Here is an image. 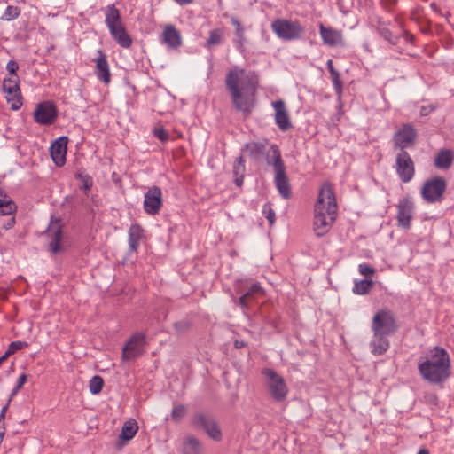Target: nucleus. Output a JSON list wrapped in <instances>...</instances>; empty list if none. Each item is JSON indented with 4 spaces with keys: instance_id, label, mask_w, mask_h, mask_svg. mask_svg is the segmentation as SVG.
I'll return each instance as SVG.
<instances>
[{
    "instance_id": "36",
    "label": "nucleus",
    "mask_w": 454,
    "mask_h": 454,
    "mask_svg": "<svg viewBox=\"0 0 454 454\" xmlns=\"http://www.w3.org/2000/svg\"><path fill=\"white\" fill-rule=\"evenodd\" d=\"M245 29L235 31V37L233 39L234 46L240 51H244V45L246 43Z\"/></svg>"
},
{
    "instance_id": "42",
    "label": "nucleus",
    "mask_w": 454,
    "mask_h": 454,
    "mask_svg": "<svg viewBox=\"0 0 454 454\" xmlns=\"http://www.w3.org/2000/svg\"><path fill=\"white\" fill-rule=\"evenodd\" d=\"M153 134L158 139H160L162 142H166L169 138L168 131L161 127L155 128L153 130Z\"/></svg>"
},
{
    "instance_id": "13",
    "label": "nucleus",
    "mask_w": 454,
    "mask_h": 454,
    "mask_svg": "<svg viewBox=\"0 0 454 454\" xmlns=\"http://www.w3.org/2000/svg\"><path fill=\"white\" fill-rule=\"evenodd\" d=\"M144 345L145 335L140 333L133 334L122 348V360H132L140 356L143 353Z\"/></svg>"
},
{
    "instance_id": "3",
    "label": "nucleus",
    "mask_w": 454,
    "mask_h": 454,
    "mask_svg": "<svg viewBox=\"0 0 454 454\" xmlns=\"http://www.w3.org/2000/svg\"><path fill=\"white\" fill-rule=\"evenodd\" d=\"M314 211V231L320 237L330 231L337 215V201L330 183L321 185Z\"/></svg>"
},
{
    "instance_id": "29",
    "label": "nucleus",
    "mask_w": 454,
    "mask_h": 454,
    "mask_svg": "<svg viewBox=\"0 0 454 454\" xmlns=\"http://www.w3.org/2000/svg\"><path fill=\"white\" fill-rule=\"evenodd\" d=\"M138 430L137 423L134 419L126 421L121 428L120 438L122 440H131Z\"/></svg>"
},
{
    "instance_id": "8",
    "label": "nucleus",
    "mask_w": 454,
    "mask_h": 454,
    "mask_svg": "<svg viewBox=\"0 0 454 454\" xmlns=\"http://www.w3.org/2000/svg\"><path fill=\"white\" fill-rule=\"evenodd\" d=\"M397 329L393 313L388 309H380L373 316L372 331L373 333L392 334Z\"/></svg>"
},
{
    "instance_id": "15",
    "label": "nucleus",
    "mask_w": 454,
    "mask_h": 454,
    "mask_svg": "<svg viewBox=\"0 0 454 454\" xmlns=\"http://www.w3.org/2000/svg\"><path fill=\"white\" fill-rule=\"evenodd\" d=\"M35 121L43 125H50L57 118V109L53 103L45 101L40 103L34 113Z\"/></svg>"
},
{
    "instance_id": "31",
    "label": "nucleus",
    "mask_w": 454,
    "mask_h": 454,
    "mask_svg": "<svg viewBox=\"0 0 454 454\" xmlns=\"http://www.w3.org/2000/svg\"><path fill=\"white\" fill-rule=\"evenodd\" d=\"M3 90L4 93L12 94L20 91L18 75L4 78L3 81Z\"/></svg>"
},
{
    "instance_id": "21",
    "label": "nucleus",
    "mask_w": 454,
    "mask_h": 454,
    "mask_svg": "<svg viewBox=\"0 0 454 454\" xmlns=\"http://www.w3.org/2000/svg\"><path fill=\"white\" fill-rule=\"evenodd\" d=\"M162 37L163 42L170 48H177L182 44L180 32L173 25L164 27Z\"/></svg>"
},
{
    "instance_id": "39",
    "label": "nucleus",
    "mask_w": 454,
    "mask_h": 454,
    "mask_svg": "<svg viewBox=\"0 0 454 454\" xmlns=\"http://www.w3.org/2000/svg\"><path fill=\"white\" fill-rule=\"evenodd\" d=\"M245 171V160L242 156L237 158L233 166L234 176H243Z\"/></svg>"
},
{
    "instance_id": "54",
    "label": "nucleus",
    "mask_w": 454,
    "mask_h": 454,
    "mask_svg": "<svg viewBox=\"0 0 454 454\" xmlns=\"http://www.w3.org/2000/svg\"><path fill=\"white\" fill-rule=\"evenodd\" d=\"M417 454H429L427 449H420Z\"/></svg>"
},
{
    "instance_id": "45",
    "label": "nucleus",
    "mask_w": 454,
    "mask_h": 454,
    "mask_svg": "<svg viewBox=\"0 0 454 454\" xmlns=\"http://www.w3.org/2000/svg\"><path fill=\"white\" fill-rule=\"evenodd\" d=\"M27 376L25 373L20 375V377L18 379L17 386L15 387V388L13 389V391L12 393V396L15 395L19 392V390L23 387V385L27 382Z\"/></svg>"
},
{
    "instance_id": "20",
    "label": "nucleus",
    "mask_w": 454,
    "mask_h": 454,
    "mask_svg": "<svg viewBox=\"0 0 454 454\" xmlns=\"http://www.w3.org/2000/svg\"><path fill=\"white\" fill-rule=\"evenodd\" d=\"M387 334L373 333L372 339L370 341L371 352L374 356H380L387 352L389 348V340L387 338Z\"/></svg>"
},
{
    "instance_id": "56",
    "label": "nucleus",
    "mask_w": 454,
    "mask_h": 454,
    "mask_svg": "<svg viewBox=\"0 0 454 454\" xmlns=\"http://www.w3.org/2000/svg\"><path fill=\"white\" fill-rule=\"evenodd\" d=\"M421 114H427V109L425 107H422Z\"/></svg>"
},
{
    "instance_id": "9",
    "label": "nucleus",
    "mask_w": 454,
    "mask_h": 454,
    "mask_svg": "<svg viewBox=\"0 0 454 454\" xmlns=\"http://www.w3.org/2000/svg\"><path fill=\"white\" fill-rule=\"evenodd\" d=\"M397 225L404 230H409L415 214V205L410 196L398 200L396 204Z\"/></svg>"
},
{
    "instance_id": "35",
    "label": "nucleus",
    "mask_w": 454,
    "mask_h": 454,
    "mask_svg": "<svg viewBox=\"0 0 454 454\" xmlns=\"http://www.w3.org/2000/svg\"><path fill=\"white\" fill-rule=\"evenodd\" d=\"M104 385L103 379L100 376H93L90 382H89V387L90 391L93 395H97L101 392L102 387Z\"/></svg>"
},
{
    "instance_id": "22",
    "label": "nucleus",
    "mask_w": 454,
    "mask_h": 454,
    "mask_svg": "<svg viewBox=\"0 0 454 454\" xmlns=\"http://www.w3.org/2000/svg\"><path fill=\"white\" fill-rule=\"evenodd\" d=\"M47 235L52 236V240L49 245V249L52 254H57L60 250V240L62 237L61 228L59 222H52L47 230Z\"/></svg>"
},
{
    "instance_id": "1",
    "label": "nucleus",
    "mask_w": 454,
    "mask_h": 454,
    "mask_svg": "<svg viewBox=\"0 0 454 454\" xmlns=\"http://www.w3.org/2000/svg\"><path fill=\"white\" fill-rule=\"evenodd\" d=\"M225 86L235 109L248 115L255 105L258 87V77L255 73L233 67L226 74Z\"/></svg>"
},
{
    "instance_id": "11",
    "label": "nucleus",
    "mask_w": 454,
    "mask_h": 454,
    "mask_svg": "<svg viewBox=\"0 0 454 454\" xmlns=\"http://www.w3.org/2000/svg\"><path fill=\"white\" fill-rule=\"evenodd\" d=\"M395 170L403 183L410 182L415 174V167L413 160L409 153L405 151H400L395 158Z\"/></svg>"
},
{
    "instance_id": "52",
    "label": "nucleus",
    "mask_w": 454,
    "mask_h": 454,
    "mask_svg": "<svg viewBox=\"0 0 454 454\" xmlns=\"http://www.w3.org/2000/svg\"><path fill=\"white\" fill-rule=\"evenodd\" d=\"M174 1L181 5L190 4L193 2V0H174Z\"/></svg>"
},
{
    "instance_id": "30",
    "label": "nucleus",
    "mask_w": 454,
    "mask_h": 454,
    "mask_svg": "<svg viewBox=\"0 0 454 454\" xmlns=\"http://www.w3.org/2000/svg\"><path fill=\"white\" fill-rule=\"evenodd\" d=\"M453 161L452 153L449 150L440 152L434 160V164L438 168L447 169Z\"/></svg>"
},
{
    "instance_id": "27",
    "label": "nucleus",
    "mask_w": 454,
    "mask_h": 454,
    "mask_svg": "<svg viewBox=\"0 0 454 454\" xmlns=\"http://www.w3.org/2000/svg\"><path fill=\"white\" fill-rule=\"evenodd\" d=\"M262 294H263V290H262V286L257 283L253 284L250 286L249 290L239 298V304L243 308H247L250 301L255 296L262 295Z\"/></svg>"
},
{
    "instance_id": "40",
    "label": "nucleus",
    "mask_w": 454,
    "mask_h": 454,
    "mask_svg": "<svg viewBox=\"0 0 454 454\" xmlns=\"http://www.w3.org/2000/svg\"><path fill=\"white\" fill-rule=\"evenodd\" d=\"M19 15H20V11L17 7L8 6L5 9L3 19L5 20H12L18 18Z\"/></svg>"
},
{
    "instance_id": "10",
    "label": "nucleus",
    "mask_w": 454,
    "mask_h": 454,
    "mask_svg": "<svg viewBox=\"0 0 454 454\" xmlns=\"http://www.w3.org/2000/svg\"><path fill=\"white\" fill-rule=\"evenodd\" d=\"M192 424L196 428L203 429L213 440H221L222 432L217 423L210 416L203 413H197L192 418Z\"/></svg>"
},
{
    "instance_id": "19",
    "label": "nucleus",
    "mask_w": 454,
    "mask_h": 454,
    "mask_svg": "<svg viewBox=\"0 0 454 454\" xmlns=\"http://www.w3.org/2000/svg\"><path fill=\"white\" fill-rule=\"evenodd\" d=\"M319 33L325 44L328 46H336L342 41V35L332 27H325L322 23L319 24Z\"/></svg>"
},
{
    "instance_id": "7",
    "label": "nucleus",
    "mask_w": 454,
    "mask_h": 454,
    "mask_svg": "<svg viewBox=\"0 0 454 454\" xmlns=\"http://www.w3.org/2000/svg\"><path fill=\"white\" fill-rule=\"evenodd\" d=\"M272 31L278 37L283 40H294L299 38L303 33V28L298 21L277 19L271 23Z\"/></svg>"
},
{
    "instance_id": "17",
    "label": "nucleus",
    "mask_w": 454,
    "mask_h": 454,
    "mask_svg": "<svg viewBox=\"0 0 454 454\" xmlns=\"http://www.w3.org/2000/svg\"><path fill=\"white\" fill-rule=\"evenodd\" d=\"M67 138L59 137L51 145V156L58 167H61L66 162Z\"/></svg>"
},
{
    "instance_id": "5",
    "label": "nucleus",
    "mask_w": 454,
    "mask_h": 454,
    "mask_svg": "<svg viewBox=\"0 0 454 454\" xmlns=\"http://www.w3.org/2000/svg\"><path fill=\"white\" fill-rule=\"evenodd\" d=\"M269 394L276 402H283L288 395L285 379L276 371L265 368L262 371Z\"/></svg>"
},
{
    "instance_id": "25",
    "label": "nucleus",
    "mask_w": 454,
    "mask_h": 454,
    "mask_svg": "<svg viewBox=\"0 0 454 454\" xmlns=\"http://www.w3.org/2000/svg\"><path fill=\"white\" fill-rule=\"evenodd\" d=\"M112 37L122 48H129L132 44V39L126 32L123 25L119 26L114 29L109 30Z\"/></svg>"
},
{
    "instance_id": "24",
    "label": "nucleus",
    "mask_w": 454,
    "mask_h": 454,
    "mask_svg": "<svg viewBox=\"0 0 454 454\" xmlns=\"http://www.w3.org/2000/svg\"><path fill=\"white\" fill-rule=\"evenodd\" d=\"M105 15V21L109 30L123 25L121 23L120 12L114 4L108 5L106 8Z\"/></svg>"
},
{
    "instance_id": "53",
    "label": "nucleus",
    "mask_w": 454,
    "mask_h": 454,
    "mask_svg": "<svg viewBox=\"0 0 454 454\" xmlns=\"http://www.w3.org/2000/svg\"><path fill=\"white\" fill-rule=\"evenodd\" d=\"M234 346L237 348H240L241 347L244 346V343L242 341L236 340L235 343H234Z\"/></svg>"
},
{
    "instance_id": "2",
    "label": "nucleus",
    "mask_w": 454,
    "mask_h": 454,
    "mask_svg": "<svg viewBox=\"0 0 454 454\" xmlns=\"http://www.w3.org/2000/svg\"><path fill=\"white\" fill-rule=\"evenodd\" d=\"M418 371L424 380L432 384H440L450 375V359L448 352L440 347H434L420 356Z\"/></svg>"
},
{
    "instance_id": "51",
    "label": "nucleus",
    "mask_w": 454,
    "mask_h": 454,
    "mask_svg": "<svg viewBox=\"0 0 454 454\" xmlns=\"http://www.w3.org/2000/svg\"><path fill=\"white\" fill-rule=\"evenodd\" d=\"M236 178H235V184H237V186H241V184H243V176H235Z\"/></svg>"
},
{
    "instance_id": "41",
    "label": "nucleus",
    "mask_w": 454,
    "mask_h": 454,
    "mask_svg": "<svg viewBox=\"0 0 454 454\" xmlns=\"http://www.w3.org/2000/svg\"><path fill=\"white\" fill-rule=\"evenodd\" d=\"M262 213L265 215L270 225L275 223V212L269 204H265L262 208Z\"/></svg>"
},
{
    "instance_id": "37",
    "label": "nucleus",
    "mask_w": 454,
    "mask_h": 454,
    "mask_svg": "<svg viewBox=\"0 0 454 454\" xmlns=\"http://www.w3.org/2000/svg\"><path fill=\"white\" fill-rule=\"evenodd\" d=\"M27 346H28V344L24 341H20V340L12 341L9 344L8 348L4 353L5 356L9 357L11 355L14 354L18 350H20L23 348L27 347Z\"/></svg>"
},
{
    "instance_id": "33",
    "label": "nucleus",
    "mask_w": 454,
    "mask_h": 454,
    "mask_svg": "<svg viewBox=\"0 0 454 454\" xmlns=\"http://www.w3.org/2000/svg\"><path fill=\"white\" fill-rule=\"evenodd\" d=\"M223 33L222 29H214L209 32V37L206 43L207 48L221 44Z\"/></svg>"
},
{
    "instance_id": "44",
    "label": "nucleus",
    "mask_w": 454,
    "mask_h": 454,
    "mask_svg": "<svg viewBox=\"0 0 454 454\" xmlns=\"http://www.w3.org/2000/svg\"><path fill=\"white\" fill-rule=\"evenodd\" d=\"M358 270L360 274L364 276H370L375 272V270L372 266L365 263L359 264Z\"/></svg>"
},
{
    "instance_id": "38",
    "label": "nucleus",
    "mask_w": 454,
    "mask_h": 454,
    "mask_svg": "<svg viewBox=\"0 0 454 454\" xmlns=\"http://www.w3.org/2000/svg\"><path fill=\"white\" fill-rule=\"evenodd\" d=\"M186 407L184 405H175L171 412V418L175 421H180L186 415Z\"/></svg>"
},
{
    "instance_id": "49",
    "label": "nucleus",
    "mask_w": 454,
    "mask_h": 454,
    "mask_svg": "<svg viewBox=\"0 0 454 454\" xmlns=\"http://www.w3.org/2000/svg\"><path fill=\"white\" fill-rule=\"evenodd\" d=\"M231 22L233 25V27H235V31H239V29H240V30L244 29V27H242L241 23L239 22V20L238 19L232 17L231 20Z\"/></svg>"
},
{
    "instance_id": "18",
    "label": "nucleus",
    "mask_w": 454,
    "mask_h": 454,
    "mask_svg": "<svg viewBox=\"0 0 454 454\" xmlns=\"http://www.w3.org/2000/svg\"><path fill=\"white\" fill-rule=\"evenodd\" d=\"M96 61V70L95 74L99 81L104 82L105 84H108L111 81V74L110 68L108 65V61L106 59V56L101 51H98V57L95 59Z\"/></svg>"
},
{
    "instance_id": "14",
    "label": "nucleus",
    "mask_w": 454,
    "mask_h": 454,
    "mask_svg": "<svg viewBox=\"0 0 454 454\" xmlns=\"http://www.w3.org/2000/svg\"><path fill=\"white\" fill-rule=\"evenodd\" d=\"M417 133L412 126L406 124L400 128L394 135V145L400 151L411 147L416 140Z\"/></svg>"
},
{
    "instance_id": "55",
    "label": "nucleus",
    "mask_w": 454,
    "mask_h": 454,
    "mask_svg": "<svg viewBox=\"0 0 454 454\" xmlns=\"http://www.w3.org/2000/svg\"><path fill=\"white\" fill-rule=\"evenodd\" d=\"M8 357L5 356V354H4L1 357H0V365L7 359Z\"/></svg>"
},
{
    "instance_id": "34",
    "label": "nucleus",
    "mask_w": 454,
    "mask_h": 454,
    "mask_svg": "<svg viewBox=\"0 0 454 454\" xmlns=\"http://www.w3.org/2000/svg\"><path fill=\"white\" fill-rule=\"evenodd\" d=\"M5 98L12 110H18L22 106V96L20 91H17L12 94L4 93Z\"/></svg>"
},
{
    "instance_id": "6",
    "label": "nucleus",
    "mask_w": 454,
    "mask_h": 454,
    "mask_svg": "<svg viewBox=\"0 0 454 454\" xmlns=\"http://www.w3.org/2000/svg\"><path fill=\"white\" fill-rule=\"evenodd\" d=\"M446 187L447 183L443 177H434L424 183L420 194L427 203L440 202L443 198Z\"/></svg>"
},
{
    "instance_id": "26",
    "label": "nucleus",
    "mask_w": 454,
    "mask_h": 454,
    "mask_svg": "<svg viewBox=\"0 0 454 454\" xmlns=\"http://www.w3.org/2000/svg\"><path fill=\"white\" fill-rule=\"evenodd\" d=\"M144 235V229L139 224H132L129 230V246L132 252H136Z\"/></svg>"
},
{
    "instance_id": "47",
    "label": "nucleus",
    "mask_w": 454,
    "mask_h": 454,
    "mask_svg": "<svg viewBox=\"0 0 454 454\" xmlns=\"http://www.w3.org/2000/svg\"><path fill=\"white\" fill-rule=\"evenodd\" d=\"M15 217L14 216H12L11 218H9L6 223H4L2 226L3 229L4 230H10L12 228H13V226L15 225Z\"/></svg>"
},
{
    "instance_id": "43",
    "label": "nucleus",
    "mask_w": 454,
    "mask_h": 454,
    "mask_svg": "<svg viewBox=\"0 0 454 454\" xmlns=\"http://www.w3.org/2000/svg\"><path fill=\"white\" fill-rule=\"evenodd\" d=\"M332 82L333 84V87L338 94H340L341 92V81L340 77L338 72L333 73L331 74Z\"/></svg>"
},
{
    "instance_id": "23",
    "label": "nucleus",
    "mask_w": 454,
    "mask_h": 454,
    "mask_svg": "<svg viewBox=\"0 0 454 454\" xmlns=\"http://www.w3.org/2000/svg\"><path fill=\"white\" fill-rule=\"evenodd\" d=\"M183 454H203V446L201 442L192 435L184 438L182 446Z\"/></svg>"
},
{
    "instance_id": "32",
    "label": "nucleus",
    "mask_w": 454,
    "mask_h": 454,
    "mask_svg": "<svg viewBox=\"0 0 454 454\" xmlns=\"http://www.w3.org/2000/svg\"><path fill=\"white\" fill-rule=\"evenodd\" d=\"M373 286L372 279H364L355 283L353 292L356 294H366Z\"/></svg>"
},
{
    "instance_id": "16",
    "label": "nucleus",
    "mask_w": 454,
    "mask_h": 454,
    "mask_svg": "<svg viewBox=\"0 0 454 454\" xmlns=\"http://www.w3.org/2000/svg\"><path fill=\"white\" fill-rule=\"evenodd\" d=\"M271 106L275 112V123L278 129L283 132L289 130L292 128V121L286 103L279 99L272 102Z\"/></svg>"
},
{
    "instance_id": "50",
    "label": "nucleus",
    "mask_w": 454,
    "mask_h": 454,
    "mask_svg": "<svg viewBox=\"0 0 454 454\" xmlns=\"http://www.w3.org/2000/svg\"><path fill=\"white\" fill-rule=\"evenodd\" d=\"M327 65V68L329 70V73L330 74H333V73H336L337 71L334 69L333 67V60L332 59H329L326 63Z\"/></svg>"
},
{
    "instance_id": "28",
    "label": "nucleus",
    "mask_w": 454,
    "mask_h": 454,
    "mask_svg": "<svg viewBox=\"0 0 454 454\" xmlns=\"http://www.w3.org/2000/svg\"><path fill=\"white\" fill-rule=\"evenodd\" d=\"M16 208L12 199L0 189V215H12Z\"/></svg>"
},
{
    "instance_id": "46",
    "label": "nucleus",
    "mask_w": 454,
    "mask_h": 454,
    "mask_svg": "<svg viewBox=\"0 0 454 454\" xmlns=\"http://www.w3.org/2000/svg\"><path fill=\"white\" fill-rule=\"evenodd\" d=\"M19 68V66L16 61L10 60L6 65L7 71L11 74L12 76L17 75L16 72Z\"/></svg>"
},
{
    "instance_id": "57",
    "label": "nucleus",
    "mask_w": 454,
    "mask_h": 454,
    "mask_svg": "<svg viewBox=\"0 0 454 454\" xmlns=\"http://www.w3.org/2000/svg\"><path fill=\"white\" fill-rule=\"evenodd\" d=\"M84 186L86 189H88L90 187V185L87 183H85Z\"/></svg>"
},
{
    "instance_id": "12",
    "label": "nucleus",
    "mask_w": 454,
    "mask_h": 454,
    "mask_svg": "<svg viewBox=\"0 0 454 454\" xmlns=\"http://www.w3.org/2000/svg\"><path fill=\"white\" fill-rule=\"evenodd\" d=\"M163 205L162 192L158 186L150 187L145 193L143 207L146 214L150 215H157Z\"/></svg>"
},
{
    "instance_id": "4",
    "label": "nucleus",
    "mask_w": 454,
    "mask_h": 454,
    "mask_svg": "<svg viewBox=\"0 0 454 454\" xmlns=\"http://www.w3.org/2000/svg\"><path fill=\"white\" fill-rule=\"evenodd\" d=\"M267 161L273 166L275 172L274 183L280 195L287 199L291 196V186L286 174L285 163L277 145H271L267 156Z\"/></svg>"
},
{
    "instance_id": "48",
    "label": "nucleus",
    "mask_w": 454,
    "mask_h": 454,
    "mask_svg": "<svg viewBox=\"0 0 454 454\" xmlns=\"http://www.w3.org/2000/svg\"><path fill=\"white\" fill-rule=\"evenodd\" d=\"M7 409H8V404H6L5 406H4L1 410V412H0V428H3L4 427V418H5V414H6V411H7Z\"/></svg>"
}]
</instances>
